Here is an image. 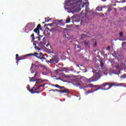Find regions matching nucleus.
I'll use <instances>...</instances> for the list:
<instances>
[{
    "label": "nucleus",
    "instance_id": "f257e3e1",
    "mask_svg": "<svg viewBox=\"0 0 126 126\" xmlns=\"http://www.w3.org/2000/svg\"><path fill=\"white\" fill-rule=\"evenodd\" d=\"M82 2V0H66L65 2L66 4L67 3L70 4L68 5L71 6V9H73L74 12H77V11H80L81 10V2Z\"/></svg>",
    "mask_w": 126,
    "mask_h": 126
},
{
    "label": "nucleus",
    "instance_id": "f03ea898",
    "mask_svg": "<svg viewBox=\"0 0 126 126\" xmlns=\"http://www.w3.org/2000/svg\"><path fill=\"white\" fill-rule=\"evenodd\" d=\"M31 56H33V57H36L37 59L41 60V61H44V60H47V58H45V56L43 55L42 53H40L39 54L37 52H34V53H31L29 54H27L26 55L21 56L18 59V54L16 55V61H21L22 60H26L27 57H30Z\"/></svg>",
    "mask_w": 126,
    "mask_h": 126
},
{
    "label": "nucleus",
    "instance_id": "7ed1b4c3",
    "mask_svg": "<svg viewBox=\"0 0 126 126\" xmlns=\"http://www.w3.org/2000/svg\"><path fill=\"white\" fill-rule=\"evenodd\" d=\"M35 28V24L30 23L26 25L25 31L28 33L30 31H32Z\"/></svg>",
    "mask_w": 126,
    "mask_h": 126
},
{
    "label": "nucleus",
    "instance_id": "20e7f679",
    "mask_svg": "<svg viewBox=\"0 0 126 126\" xmlns=\"http://www.w3.org/2000/svg\"><path fill=\"white\" fill-rule=\"evenodd\" d=\"M101 78V76L99 75H94L91 78H89L90 83L91 82H94L99 80Z\"/></svg>",
    "mask_w": 126,
    "mask_h": 126
},
{
    "label": "nucleus",
    "instance_id": "39448f33",
    "mask_svg": "<svg viewBox=\"0 0 126 126\" xmlns=\"http://www.w3.org/2000/svg\"><path fill=\"white\" fill-rule=\"evenodd\" d=\"M106 86H109L108 88L105 89L104 90H109L111 89L113 86H120L118 84H116L115 82H106Z\"/></svg>",
    "mask_w": 126,
    "mask_h": 126
},
{
    "label": "nucleus",
    "instance_id": "423d86ee",
    "mask_svg": "<svg viewBox=\"0 0 126 126\" xmlns=\"http://www.w3.org/2000/svg\"><path fill=\"white\" fill-rule=\"evenodd\" d=\"M59 62H60V60H59L58 56H53V58L48 61V63L55 64V63H58Z\"/></svg>",
    "mask_w": 126,
    "mask_h": 126
},
{
    "label": "nucleus",
    "instance_id": "0eeeda50",
    "mask_svg": "<svg viewBox=\"0 0 126 126\" xmlns=\"http://www.w3.org/2000/svg\"><path fill=\"white\" fill-rule=\"evenodd\" d=\"M59 77L56 78L57 80H62V79H63V78H64V77L66 78H69V77H70L69 76H65L64 73H59Z\"/></svg>",
    "mask_w": 126,
    "mask_h": 126
},
{
    "label": "nucleus",
    "instance_id": "6e6552de",
    "mask_svg": "<svg viewBox=\"0 0 126 126\" xmlns=\"http://www.w3.org/2000/svg\"><path fill=\"white\" fill-rule=\"evenodd\" d=\"M36 75H37V72H35V74L33 77H32V78L29 77L30 78V82H36V81H38V80H42V79H34L35 77H36Z\"/></svg>",
    "mask_w": 126,
    "mask_h": 126
},
{
    "label": "nucleus",
    "instance_id": "1a4fd4ad",
    "mask_svg": "<svg viewBox=\"0 0 126 126\" xmlns=\"http://www.w3.org/2000/svg\"><path fill=\"white\" fill-rule=\"evenodd\" d=\"M40 30H42V27H41V24H39L37 26L36 28L33 30V32H35V33H37V34H39Z\"/></svg>",
    "mask_w": 126,
    "mask_h": 126
},
{
    "label": "nucleus",
    "instance_id": "9d476101",
    "mask_svg": "<svg viewBox=\"0 0 126 126\" xmlns=\"http://www.w3.org/2000/svg\"><path fill=\"white\" fill-rule=\"evenodd\" d=\"M60 22H61V21L56 20L54 21L53 22V23H51V24H48V25L45 24V26H48L49 25H53V24H56V25H59V24H60Z\"/></svg>",
    "mask_w": 126,
    "mask_h": 126
},
{
    "label": "nucleus",
    "instance_id": "9b49d317",
    "mask_svg": "<svg viewBox=\"0 0 126 126\" xmlns=\"http://www.w3.org/2000/svg\"><path fill=\"white\" fill-rule=\"evenodd\" d=\"M78 18V15L75 14L73 16L71 17V19L72 20V22L73 23V21L76 22V19Z\"/></svg>",
    "mask_w": 126,
    "mask_h": 126
},
{
    "label": "nucleus",
    "instance_id": "f8f14e48",
    "mask_svg": "<svg viewBox=\"0 0 126 126\" xmlns=\"http://www.w3.org/2000/svg\"><path fill=\"white\" fill-rule=\"evenodd\" d=\"M59 93H70V92L68 89H64L63 90H59Z\"/></svg>",
    "mask_w": 126,
    "mask_h": 126
},
{
    "label": "nucleus",
    "instance_id": "ddd939ff",
    "mask_svg": "<svg viewBox=\"0 0 126 126\" xmlns=\"http://www.w3.org/2000/svg\"><path fill=\"white\" fill-rule=\"evenodd\" d=\"M80 80H83V81H85V82H87V83H90V81L89 80V79H87L83 76H82L81 77Z\"/></svg>",
    "mask_w": 126,
    "mask_h": 126
},
{
    "label": "nucleus",
    "instance_id": "4468645a",
    "mask_svg": "<svg viewBox=\"0 0 126 126\" xmlns=\"http://www.w3.org/2000/svg\"><path fill=\"white\" fill-rule=\"evenodd\" d=\"M87 87H88V88H89V87H95V88H100V86H99L98 85L93 86V85H92V84H90L87 85Z\"/></svg>",
    "mask_w": 126,
    "mask_h": 126
},
{
    "label": "nucleus",
    "instance_id": "2eb2a0df",
    "mask_svg": "<svg viewBox=\"0 0 126 126\" xmlns=\"http://www.w3.org/2000/svg\"><path fill=\"white\" fill-rule=\"evenodd\" d=\"M104 7H106V6H97L96 8V10L97 11H103V8Z\"/></svg>",
    "mask_w": 126,
    "mask_h": 126
},
{
    "label": "nucleus",
    "instance_id": "dca6fc26",
    "mask_svg": "<svg viewBox=\"0 0 126 126\" xmlns=\"http://www.w3.org/2000/svg\"><path fill=\"white\" fill-rule=\"evenodd\" d=\"M41 80V81H40V80H38V81H35L36 82L34 86H37L38 84H40V83H41V82H44V81H46L45 80Z\"/></svg>",
    "mask_w": 126,
    "mask_h": 126
},
{
    "label": "nucleus",
    "instance_id": "f3484780",
    "mask_svg": "<svg viewBox=\"0 0 126 126\" xmlns=\"http://www.w3.org/2000/svg\"><path fill=\"white\" fill-rule=\"evenodd\" d=\"M45 45H46V44H45V43L44 42H43V41H40L39 42V43L38 44V45L41 48H42V47H45Z\"/></svg>",
    "mask_w": 126,
    "mask_h": 126
},
{
    "label": "nucleus",
    "instance_id": "a211bd4d",
    "mask_svg": "<svg viewBox=\"0 0 126 126\" xmlns=\"http://www.w3.org/2000/svg\"><path fill=\"white\" fill-rule=\"evenodd\" d=\"M106 86H107L106 83H103L102 85L100 86L99 87L101 88L100 89H101V90H105V89H103V87H106Z\"/></svg>",
    "mask_w": 126,
    "mask_h": 126
},
{
    "label": "nucleus",
    "instance_id": "6ab92c4d",
    "mask_svg": "<svg viewBox=\"0 0 126 126\" xmlns=\"http://www.w3.org/2000/svg\"><path fill=\"white\" fill-rule=\"evenodd\" d=\"M84 44L86 46V47H90V44L89 43V41H84Z\"/></svg>",
    "mask_w": 126,
    "mask_h": 126
},
{
    "label": "nucleus",
    "instance_id": "aec40b11",
    "mask_svg": "<svg viewBox=\"0 0 126 126\" xmlns=\"http://www.w3.org/2000/svg\"><path fill=\"white\" fill-rule=\"evenodd\" d=\"M36 89L37 90V92H36V93L37 94H39V93H41V92H42V91H43L42 90H41L39 86L37 87Z\"/></svg>",
    "mask_w": 126,
    "mask_h": 126
},
{
    "label": "nucleus",
    "instance_id": "412c9836",
    "mask_svg": "<svg viewBox=\"0 0 126 126\" xmlns=\"http://www.w3.org/2000/svg\"><path fill=\"white\" fill-rule=\"evenodd\" d=\"M122 49H126V42H122Z\"/></svg>",
    "mask_w": 126,
    "mask_h": 126
},
{
    "label": "nucleus",
    "instance_id": "4be33fe9",
    "mask_svg": "<svg viewBox=\"0 0 126 126\" xmlns=\"http://www.w3.org/2000/svg\"><path fill=\"white\" fill-rule=\"evenodd\" d=\"M52 91H53V92H60V90L58 89L49 90V92H52Z\"/></svg>",
    "mask_w": 126,
    "mask_h": 126
},
{
    "label": "nucleus",
    "instance_id": "5701e85b",
    "mask_svg": "<svg viewBox=\"0 0 126 126\" xmlns=\"http://www.w3.org/2000/svg\"><path fill=\"white\" fill-rule=\"evenodd\" d=\"M34 88H35V87H33L30 91V92H31V93H32V94H34Z\"/></svg>",
    "mask_w": 126,
    "mask_h": 126
},
{
    "label": "nucleus",
    "instance_id": "b1692460",
    "mask_svg": "<svg viewBox=\"0 0 126 126\" xmlns=\"http://www.w3.org/2000/svg\"><path fill=\"white\" fill-rule=\"evenodd\" d=\"M31 37L32 38V41H34V40H35V38L34 33H32V34L31 35Z\"/></svg>",
    "mask_w": 126,
    "mask_h": 126
},
{
    "label": "nucleus",
    "instance_id": "393cba45",
    "mask_svg": "<svg viewBox=\"0 0 126 126\" xmlns=\"http://www.w3.org/2000/svg\"><path fill=\"white\" fill-rule=\"evenodd\" d=\"M69 22H70V18H68L66 20V23H69Z\"/></svg>",
    "mask_w": 126,
    "mask_h": 126
},
{
    "label": "nucleus",
    "instance_id": "a878e982",
    "mask_svg": "<svg viewBox=\"0 0 126 126\" xmlns=\"http://www.w3.org/2000/svg\"><path fill=\"white\" fill-rule=\"evenodd\" d=\"M104 66V63L101 61H100V67H103Z\"/></svg>",
    "mask_w": 126,
    "mask_h": 126
},
{
    "label": "nucleus",
    "instance_id": "bb28decb",
    "mask_svg": "<svg viewBox=\"0 0 126 126\" xmlns=\"http://www.w3.org/2000/svg\"><path fill=\"white\" fill-rule=\"evenodd\" d=\"M124 32H121L120 33V37H121V38H122V37H124Z\"/></svg>",
    "mask_w": 126,
    "mask_h": 126
},
{
    "label": "nucleus",
    "instance_id": "cd10ccee",
    "mask_svg": "<svg viewBox=\"0 0 126 126\" xmlns=\"http://www.w3.org/2000/svg\"><path fill=\"white\" fill-rule=\"evenodd\" d=\"M121 78H126V74H124L121 76Z\"/></svg>",
    "mask_w": 126,
    "mask_h": 126
},
{
    "label": "nucleus",
    "instance_id": "c85d7f7f",
    "mask_svg": "<svg viewBox=\"0 0 126 126\" xmlns=\"http://www.w3.org/2000/svg\"><path fill=\"white\" fill-rule=\"evenodd\" d=\"M85 11H87V8H86V10L85 11L83 10V11L81 13V14L82 15V14H84V13H84V12H85Z\"/></svg>",
    "mask_w": 126,
    "mask_h": 126
},
{
    "label": "nucleus",
    "instance_id": "c756f323",
    "mask_svg": "<svg viewBox=\"0 0 126 126\" xmlns=\"http://www.w3.org/2000/svg\"><path fill=\"white\" fill-rule=\"evenodd\" d=\"M59 72H60V69H57L55 70V73H56V74H59Z\"/></svg>",
    "mask_w": 126,
    "mask_h": 126
},
{
    "label": "nucleus",
    "instance_id": "7c9ffc66",
    "mask_svg": "<svg viewBox=\"0 0 126 126\" xmlns=\"http://www.w3.org/2000/svg\"><path fill=\"white\" fill-rule=\"evenodd\" d=\"M32 42H33V46H36V43H37V41H33L32 40Z\"/></svg>",
    "mask_w": 126,
    "mask_h": 126
},
{
    "label": "nucleus",
    "instance_id": "2f4dec72",
    "mask_svg": "<svg viewBox=\"0 0 126 126\" xmlns=\"http://www.w3.org/2000/svg\"><path fill=\"white\" fill-rule=\"evenodd\" d=\"M50 20H51V19H48L47 18H45V21L46 22H49V21H50Z\"/></svg>",
    "mask_w": 126,
    "mask_h": 126
},
{
    "label": "nucleus",
    "instance_id": "473e14b6",
    "mask_svg": "<svg viewBox=\"0 0 126 126\" xmlns=\"http://www.w3.org/2000/svg\"><path fill=\"white\" fill-rule=\"evenodd\" d=\"M34 49H36V50H39V51H40V50H41V49H40L39 48V47H38V46H34Z\"/></svg>",
    "mask_w": 126,
    "mask_h": 126
},
{
    "label": "nucleus",
    "instance_id": "72a5a7b5",
    "mask_svg": "<svg viewBox=\"0 0 126 126\" xmlns=\"http://www.w3.org/2000/svg\"><path fill=\"white\" fill-rule=\"evenodd\" d=\"M101 89V87H99L96 89H95L94 91H93V92H95V91H98V90H100Z\"/></svg>",
    "mask_w": 126,
    "mask_h": 126
},
{
    "label": "nucleus",
    "instance_id": "f704fd0d",
    "mask_svg": "<svg viewBox=\"0 0 126 126\" xmlns=\"http://www.w3.org/2000/svg\"><path fill=\"white\" fill-rule=\"evenodd\" d=\"M35 39H38V42H39V41H41V38L39 36L37 37H35Z\"/></svg>",
    "mask_w": 126,
    "mask_h": 126
},
{
    "label": "nucleus",
    "instance_id": "c9c22d12",
    "mask_svg": "<svg viewBox=\"0 0 126 126\" xmlns=\"http://www.w3.org/2000/svg\"><path fill=\"white\" fill-rule=\"evenodd\" d=\"M106 50H107V51H110V50H111V47L108 46V47H107V48H106Z\"/></svg>",
    "mask_w": 126,
    "mask_h": 126
},
{
    "label": "nucleus",
    "instance_id": "e433bc0d",
    "mask_svg": "<svg viewBox=\"0 0 126 126\" xmlns=\"http://www.w3.org/2000/svg\"><path fill=\"white\" fill-rule=\"evenodd\" d=\"M107 11L110 12V11H112V9H111V8H108Z\"/></svg>",
    "mask_w": 126,
    "mask_h": 126
},
{
    "label": "nucleus",
    "instance_id": "4c0bfd02",
    "mask_svg": "<svg viewBox=\"0 0 126 126\" xmlns=\"http://www.w3.org/2000/svg\"><path fill=\"white\" fill-rule=\"evenodd\" d=\"M55 87H56V88H59L60 87V85L56 84L55 85Z\"/></svg>",
    "mask_w": 126,
    "mask_h": 126
},
{
    "label": "nucleus",
    "instance_id": "58836bf2",
    "mask_svg": "<svg viewBox=\"0 0 126 126\" xmlns=\"http://www.w3.org/2000/svg\"><path fill=\"white\" fill-rule=\"evenodd\" d=\"M38 86L39 87H45V85H39Z\"/></svg>",
    "mask_w": 126,
    "mask_h": 126
},
{
    "label": "nucleus",
    "instance_id": "ea45409f",
    "mask_svg": "<svg viewBox=\"0 0 126 126\" xmlns=\"http://www.w3.org/2000/svg\"><path fill=\"white\" fill-rule=\"evenodd\" d=\"M37 88H36L34 89V94L37 93Z\"/></svg>",
    "mask_w": 126,
    "mask_h": 126
},
{
    "label": "nucleus",
    "instance_id": "a19ab883",
    "mask_svg": "<svg viewBox=\"0 0 126 126\" xmlns=\"http://www.w3.org/2000/svg\"><path fill=\"white\" fill-rule=\"evenodd\" d=\"M38 36H38V37H40V38L43 37V35H40V33L38 34Z\"/></svg>",
    "mask_w": 126,
    "mask_h": 126
},
{
    "label": "nucleus",
    "instance_id": "79ce46f5",
    "mask_svg": "<svg viewBox=\"0 0 126 126\" xmlns=\"http://www.w3.org/2000/svg\"><path fill=\"white\" fill-rule=\"evenodd\" d=\"M85 36H86V35H85V34H82V37H85Z\"/></svg>",
    "mask_w": 126,
    "mask_h": 126
},
{
    "label": "nucleus",
    "instance_id": "37998d69",
    "mask_svg": "<svg viewBox=\"0 0 126 126\" xmlns=\"http://www.w3.org/2000/svg\"><path fill=\"white\" fill-rule=\"evenodd\" d=\"M34 63H32L31 68H32V67H33L34 66Z\"/></svg>",
    "mask_w": 126,
    "mask_h": 126
},
{
    "label": "nucleus",
    "instance_id": "c03bdc74",
    "mask_svg": "<svg viewBox=\"0 0 126 126\" xmlns=\"http://www.w3.org/2000/svg\"><path fill=\"white\" fill-rule=\"evenodd\" d=\"M76 86H80V83H77V84H76Z\"/></svg>",
    "mask_w": 126,
    "mask_h": 126
},
{
    "label": "nucleus",
    "instance_id": "a18cd8bd",
    "mask_svg": "<svg viewBox=\"0 0 126 126\" xmlns=\"http://www.w3.org/2000/svg\"><path fill=\"white\" fill-rule=\"evenodd\" d=\"M90 93H92V92L88 91V92L87 93V94H90Z\"/></svg>",
    "mask_w": 126,
    "mask_h": 126
},
{
    "label": "nucleus",
    "instance_id": "49530a36",
    "mask_svg": "<svg viewBox=\"0 0 126 126\" xmlns=\"http://www.w3.org/2000/svg\"><path fill=\"white\" fill-rule=\"evenodd\" d=\"M59 89H62V86H59Z\"/></svg>",
    "mask_w": 126,
    "mask_h": 126
},
{
    "label": "nucleus",
    "instance_id": "de8ad7c7",
    "mask_svg": "<svg viewBox=\"0 0 126 126\" xmlns=\"http://www.w3.org/2000/svg\"><path fill=\"white\" fill-rule=\"evenodd\" d=\"M47 22H46V21H45L44 22H42V24H45V23H46Z\"/></svg>",
    "mask_w": 126,
    "mask_h": 126
},
{
    "label": "nucleus",
    "instance_id": "09e8293b",
    "mask_svg": "<svg viewBox=\"0 0 126 126\" xmlns=\"http://www.w3.org/2000/svg\"><path fill=\"white\" fill-rule=\"evenodd\" d=\"M52 86L53 87H55V86H56V85H55V84H52Z\"/></svg>",
    "mask_w": 126,
    "mask_h": 126
},
{
    "label": "nucleus",
    "instance_id": "8fccbe9b",
    "mask_svg": "<svg viewBox=\"0 0 126 126\" xmlns=\"http://www.w3.org/2000/svg\"><path fill=\"white\" fill-rule=\"evenodd\" d=\"M122 2H123V3L126 2V0H123L122 1Z\"/></svg>",
    "mask_w": 126,
    "mask_h": 126
},
{
    "label": "nucleus",
    "instance_id": "3c124183",
    "mask_svg": "<svg viewBox=\"0 0 126 126\" xmlns=\"http://www.w3.org/2000/svg\"><path fill=\"white\" fill-rule=\"evenodd\" d=\"M102 0V1H106V0Z\"/></svg>",
    "mask_w": 126,
    "mask_h": 126
},
{
    "label": "nucleus",
    "instance_id": "603ef678",
    "mask_svg": "<svg viewBox=\"0 0 126 126\" xmlns=\"http://www.w3.org/2000/svg\"><path fill=\"white\" fill-rule=\"evenodd\" d=\"M120 41H125V39H120Z\"/></svg>",
    "mask_w": 126,
    "mask_h": 126
},
{
    "label": "nucleus",
    "instance_id": "864d4df0",
    "mask_svg": "<svg viewBox=\"0 0 126 126\" xmlns=\"http://www.w3.org/2000/svg\"><path fill=\"white\" fill-rule=\"evenodd\" d=\"M63 88H64V86L62 87V89H63Z\"/></svg>",
    "mask_w": 126,
    "mask_h": 126
},
{
    "label": "nucleus",
    "instance_id": "5fc2aeb1",
    "mask_svg": "<svg viewBox=\"0 0 126 126\" xmlns=\"http://www.w3.org/2000/svg\"><path fill=\"white\" fill-rule=\"evenodd\" d=\"M19 58H20V57H19V55H18V59H19Z\"/></svg>",
    "mask_w": 126,
    "mask_h": 126
},
{
    "label": "nucleus",
    "instance_id": "6e6d98bb",
    "mask_svg": "<svg viewBox=\"0 0 126 126\" xmlns=\"http://www.w3.org/2000/svg\"><path fill=\"white\" fill-rule=\"evenodd\" d=\"M85 1H87L88 0H84Z\"/></svg>",
    "mask_w": 126,
    "mask_h": 126
},
{
    "label": "nucleus",
    "instance_id": "4d7b16f0",
    "mask_svg": "<svg viewBox=\"0 0 126 126\" xmlns=\"http://www.w3.org/2000/svg\"><path fill=\"white\" fill-rule=\"evenodd\" d=\"M87 33V34H89V32H86Z\"/></svg>",
    "mask_w": 126,
    "mask_h": 126
},
{
    "label": "nucleus",
    "instance_id": "13d9d810",
    "mask_svg": "<svg viewBox=\"0 0 126 126\" xmlns=\"http://www.w3.org/2000/svg\"><path fill=\"white\" fill-rule=\"evenodd\" d=\"M125 9H126V6H125Z\"/></svg>",
    "mask_w": 126,
    "mask_h": 126
},
{
    "label": "nucleus",
    "instance_id": "bf43d9fd",
    "mask_svg": "<svg viewBox=\"0 0 126 126\" xmlns=\"http://www.w3.org/2000/svg\"><path fill=\"white\" fill-rule=\"evenodd\" d=\"M84 33H86V32H84Z\"/></svg>",
    "mask_w": 126,
    "mask_h": 126
},
{
    "label": "nucleus",
    "instance_id": "052dcab7",
    "mask_svg": "<svg viewBox=\"0 0 126 126\" xmlns=\"http://www.w3.org/2000/svg\"><path fill=\"white\" fill-rule=\"evenodd\" d=\"M78 52H80V50H78Z\"/></svg>",
    "mask_w": 126,
    "mask_h": 126
},
{
    "label": "nucleus",
    "instance_id": "680f3d73",
    "mask_svg": "<svg viewBox=\"0 0 126 126\" xmlns=\"http://www.w3.org/2000/svg\"><path fill=\"white\" fill-rule=\"evenodd\" d=\"M77 48H78V45H77Z\"/></svg>",
    "mask_w": 126,
    "mask_h": 126
},
{
    "label": "nucleus",
    "instance_id": "e2e57ef3",
    "mask_svg": "<svg viewBox=\"0 0 126 126\" xmlns=\"http://www.w3.org/2000/svg\"><path fill=\"white\" fill-rule=\"evenodd\" d=\"M16 63H18V62H17Z\"/></svg>",
    "mask_w": 126,
    "mask_h": 126
},
{
    "label": "nucleus",
    "instance_id": "0e129e2a",
    "mask_svg": "<svg viewBox=\"0 0 126 126\" xmlns=\"http://www.w3.org/2000/svg\"><path fill=\"white\" fill-rule=\"evenodd\" d=\"M16 63H18V62H17Z\"/></svg>",
    "mask_w": 126,
    "mask_h": 126
},
{
    "label": "nucleus",
    "instance_id": "69168bd1",
    "mask_svg": "<svg viewBox=\"0 0 126 126\" xmlns=\"http://www.w3.org/2000/svg\"><path fill=\"white\" fill-rule=\"evenodd\" d=\"M46 47H48V46H46Z\"/></svg>",
    "mask_w": 126,
    "mask_h": 126
}]
</instances>
